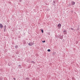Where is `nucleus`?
<instances>
[{"label": "nucleus", "instance_id": "obj_1", "mask_svg": "<svg viewBox=\"0 0 80 80\" xmlns=\"http://www.w3.org/2000/svg\"><path fill=\"white\" fill-rule=\"evenodd\" d=\"M34 41L33 42H30L29 43H28V45L29 46H32V45H34V43H33Z\"/></svg>", "mask_w": 80, "mask_h": 80}, {"label": "nucleus", "instance_id": "obj_2", "mask_svg": "<svg viewBox=\"0 0 80 80\" xmlns=\"http://www.w3.org/2000/svg\"><path fill=\"white\" fill-rule=\"evenodd\" d=\"M61 26H62V24H61L60 23L58 24V29H60V28H61Z\"/></svg>", "mask_w": 80, "mask_h": 80}, {"label": "nucleus", "instance_id": "obj_3", "mask_svg": "<svg viewBox=\"0 0 80 80\" xmlns=\"http://www.w3.org/2000/svg\"><path fill=\"white\" fill-rule=\"evenodd\" d=\"M59 38L60 39H61V40H62L63 39V37L62 36H59Z\"/></svg>", "mask_w": 80, "mask_h": 80}, {"label": "nucleus", "instance_id": "obj_4", "mask_svg": "<svg viewBox=\"0 0 80 80\" xmlns=\"http://www.w3.org/2000/svg\"><path fill=\"white\" fill-rule=\"evenodd\" d=\"M71 3L72 5H74L75 4V2L73 1H72Z\"/></svg>", "mask_w": 80, "mask_h": 80}, {"label": "nucleus", "instance_id": "obj_5", "mask_svg": "<svg viewBox=\"0 0 80 80\" xmlns=\"http://www.w3.org/2000/svg\"><path fill=\"white\" fill-rule=\"evenodd\" d=\"M63 32L64 33V35H66V34H67V31H66V30H64L63 31Z\"/></svg>", "mask_w": 80, "mask_h": 80}, {"label": "nucleus", "instance_id": "obj_6", "mask_svg": "<svg viewBox=\"0 0 80 80\" xmlns=\"http://www.w3.org/2000/svg\"><path fill=\"white\" fill-rule=\"evenodd\" d=\"M22 43L24 45H25V44H26V42L25 41V40H23V41Z\"/></svg>", "mask_w": 80, "mask_h": 80}, {"label": "nucleus", "instance_id": "obj_7", "mask_svg": "<svg viewBox=\"0 0 80 80\" xmlns=\"http://www.w3.org/2000/svg\"><path fill=\"white\" fill-rule=\"evenodd\" d=\"M0 27L1 28H3V25H2V24L1 23L0 24Z\"/></svg>", "mask_w": 80, "mask_h": 80}, {"label": "nucleus", "instance_id": "obj_8", "mask_svg": "<svg viewBox=\"0 0 80 80\" xmlns=\"http://www.w3.org/2000/svg\"><path fill=\"white\" fill-rule=\"evenodd\" d=\"M18 67L19 68H22V66H21V65H19L18 66Z\"/></svg>", "mask_w": 80, "mask_h": 80}, {"label": "nucleus", "instance_id": "obj_9", "mask_svg": "<svg viewBox=\"0 0 80 80\" xmlns=\"http://www.w3.org/2000/svg\"><path fill=\"white\" fill-rule=\"evenodd\" d=\"M31 62L32 63H33V64L35 63V62H34V61H31Z\"/></svg>", "mask_w": 80, "mask_h": 80}, {"label": "nucleus", "instance_id": "obj_10", "mask_svg": "<svg viewBox=\"0 0 80 80\" xmlns=\"http://www.w3.org/2000/svg\"><path fill=\"white\" fill-rule=\"evenodd\" d=\"M71 30H74V29L72 28H70Z\"/></svg>", "mask_w": 80, "mask_h": 80}, {"label": "nucleus", "instance_id": "obj_11", "mask_svg": "<svg viewBox=\"0 0 80 80\" xmlns=\"http://www.w3.org/2000/svg\"><path fill=\"white\" fill-rule=\"evenodd\" d=\"M4 32H6V28H4Z\"/></svg>", "mask_w": 80, "mask_h": 80}, {"label": "nucleus", "instance_id": "obj_12", "mask_svg": "<svg viewBox=\"0 0 80 80\" xmlns=\"http://www.w3.org/2000/svg\"><path fill=\"white\" fill-rule=\"evenodd\" d=\"M50 51H51V50H50V49H48V52H50Z\"/></svg>", "mask_w": 80, "mask_h": 80}, {"label": "nucleus", "instance_id": "obj_13", "mask_svg": "<svg viewBox=\"0 0 80 80\" xmlns=\"http://www.w3.org/2000/svg\"><path fill=\"white\" fill-rule=\"evenodd\" d=\"M26 79H27V80H30V78H26Z\"/></svg>", "mask_w": 80, "mask_h": 80}, {"label": "nucleus", "instance_id": "obj_14", "mask_svg": "<svg viewBox=\"0 0 80 80\" xmlns=\"http://www.w3.org/2000/svg\"><path fill=\"white\" fill-rule=\"evenodd\" d=\"M18 46H15V48H18Z\"/></svg>", "mask_w": 80, "mask_h": 80}, {"label": "nucleus", "instance_id": "obj_15", "mask_svg": "<svg viewBox=\"0 0 80 80\" xmlns=\"http://www.w3.org/2000/svg\"><path fill=\"white\" fill-rule=\"evenodd\" d=\"M41 32L42 33H43V29H41Z\"/></svg>", "mask_w": 80, "mask_h": 80}, {"label": "nucleus", "instance_id": "obj_16", "mask_svg": "<svg viewBox=\"0 0 80 80\" xmlns=\"http://www.w3.org/2000/svg\"><path fill=\"white\" fill-rule=\"evenodd\" d=\"M42 43H45V40L42 41Z\"/></svg>", "mask_w": 80, "mask_h": 80}, {"label": "nucleus", "instance_id": "obj_17", "mask_svg": "<svg viewBox=\"0 0 80 80\" xmlns=\"http://www.w3.org/2000/svg\"><path fill=\"white\" fill-rule=\"evenodd\" d=\"M56 2V1H55H55H53V3H55Z\"/></svg>", "mask_w": 80, "mask_h": 80}, {"label": "nucleus", "instance_id": "obj_18", "mask_svg": "<svg viewBox=\"0 0 80 80\" xmlns=\"http://www.w3.org/2000/svg\"><path fill=\"white\" fill-rule=\"evenodd\" d=\"M6 27H7V26H6V25H5L4 26V28H6Z\"/></svg>", "mask_w": 80, "mask_h": 80}, {"label": "nucleus", "instance_id": "obj_19", "mask_svg": "<svg viewBox=\"0 0 80 80\" xmlns=\"http://www.w3.org/2000/svg\"><path fill=\"white\" fill-rule=\"evenodd\" d=\"M48 35H50V32H48Z\"/></svg>", "mask_w": 80, "mask_h": 80}, {"label": "nucleus", "instance_id": "obj_20", "mask_svg": "<svg viewBox=\"0 0 80 80\" xmlns=\"http://www.w3.org/2000/svg\"><path fill=\"white\" fill-rule=\"evenodd\" d=\"M9 64H10V65H11V63H10V62L9 63Z\"/></svg>", "mask_w": 80, "mask_h": 80}, {"label": "nucleus", "instance_id": "obj_21", "mask_svg": "<svg viewBox=\"0 0 80 80\" xmlns=\"http://www.w3.org/2000/svg\"><path fill=\"white\" fill-rule=\"evenodd\" d=\"M13 79H14V80H15V78H13Z\"/></svg>", "mask_w": 80, "mask_h": 80}, {"label": "nucleus", "instance_id": "obj_22", "mask_svg": "<svg viewBox=\"0 0 80 80\" xmlns=\"http://www.w3.org/2000/svg\"><path fill=\"white\" fill-rule=\"evenodd\" d=\"M9 66H10V65H9V64H8Z\"/></svg>", "mask_w": 80, "mask_h": 80}]
</instances>
